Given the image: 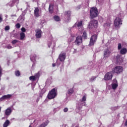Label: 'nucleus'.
<instances>
[{
    "instance_id": "obj_23",
    "label": "nucleus",
    "mask_w": 127,
    "mask_h": 127,
    "mask_svg": "<svg viewBox=\"0 0 127 127\" xmlns=\"http://www.w3.org/2000/svg\"><path fill=\"white\" fill-rule=\"evenodd\" d=\"M48 124H49V121L48 120H47L46 121H45V123L42 124L39 127H47V126L48 125Z\"/></svg>"
},
{
    "instance_id": "obj_1",
    "label": "nucleus",
    "mask_w": 127,
    "mask_h": 127,
    "mask_svg": "<svg viewBox=\"0 0 127 127\" xmlns=\"http://www.w3.org/2000/svg\"><path fill=\"white\" fill-rule=\"evenodd\" d=\"M98 14H99V12L98 11L97 7H92L91 8L90 14L91 18L93 19L95 18V17H97Z\"/></svg>"
},
{
    "instance_id": "obj_11",
    "label": "nucleus",
    "mask_w": 127,
    "mask_h": 127,
    "mask_svg": "<svg viewBox=\"0 0 127 127\" xmlns=\"http://www.w3.org/2000/svg\"><path fill=\"white\" fill-rule=\"evenodd\" d=\"M42 34V31L41 30L38 29L36 30V37L37 38H41Z\"/></svg>"
},
{
    "instance_id": "obj_17",
    "label": "nucleus",
    "mask_w": 127,
    "mask_h": 127,
    "mask_svg": "<svg viewBox=\"0 0 127 127\" xmlns=\"http://www.w3.org/2000/svg\"><path fill=\"white\" fill-rule=\"evenodd\" d=\"M11 95L10 94H8L6 95H4L0 99V101H3V100H5L7 99H10V98H11Z\"/></svg>"
},
{
    "instance_id": "obj_43",
    "label": "nucleus",
    "mask_w": 127,
    "mask_h": 127,
    "mask_svg": "<svg viewBox=\"0 0 127 127\" xmlns=\"http://www.w3.org/2000/svg\"><path fill=\"white\" fill-rule=\"evenodd\" d=\"M10 27L9 26H6L5 27V30H9Z\"/></svg>"
},
{
    "instance_id": "obj_13",
    "label": "nucleus",
    "mask_w": 127,
    "mask_h": 127,
    "mask_svg": "<svg viewBox=\"0 0 127 127\" xmlns=\"http://www.w3.org/2000/svg\"><path fill=\"white\" fill-rule=\"evenodd\" d=\"M19 0H13L12 1H10L9 3H8V5H9V6H13V5H14L15 3H16L17 4H18L19 3V1H18Z\"/></svg>"
},
{
    "instance_id": "obj_50",
    "label": "nucleus",
    "mask_w": 127,
    "mask_h": 127,
    "mask_svg": "<svg viewBox=\"0 0 127 127\" xmlns=\"http://www.w3.org/2000/svg\"><path fill=\"white\" fill-rule=\"evenodd\" d=\"M39 0H33V1H38Z\"/></svg>"
},
{
    "instance_id": "obj_42",
    "label": "nucleus",
    "mask_w": 127,
    "mask_h": 127,
    "mask_svg": "<svg viewBox=\"0 0 127 127\" xmlns=\"http://www.w3.org/2000/svg\"><path fill=\"white\" fill-rule=\"evenodd\" d=\"M2 73V68H1V66H0V77H1Z\"/></svg>"
},
{
    "instance_id": "obj_9",
    "label": "nucleus",
    "mask_w": 127,
    "mask_h": 127,
    "mask_svg": "<svg viewBox=\"0 0 127 127\" xmlns=\"http://www.w3.org/2000/svg\"><path fill=\"white\" fill-rule=\"evenodd\" d=\"M112 78H113V72H109L105 74L104 79L106 81H109V80H111Z\"/></svg>"
},
{
    "instance_id": "obj_35",
    "label": "nucleus",
    "mask_w": 127,
    "mask_h": 127,
    "mask_svg": "<svg viewBox=\"0 0 127 127\" xmlns=\"http://www.w3.org/2000/svg\"><path fill=\"white\" fill-rule=\"evenodd\" d=\"M15 74L16 75V76H19L20 75V72H19V71L17 70L15 72Z\"/></svg>"
},
{
    "instance_id": "obj_4",
    "label": "nucleus",
    "mask_w": 127,
    "mask_h": 127,
    "mask_svg": "<svg viewBox=\"0 0 127 127\" xmlns=\"http://www.w3.org/2000/svg\"><path fill=\"white\" fill-rule=\"evenodd\" d=\"M122 19L119 17H116L114 20V26L116 28H120L122 25Z\"/></svg>"
},
{
    "instance_id": "obj_24",
    "label": "nucleus",
    "mask_w": 127,
    "mask_h": 127,
    "mask_svg": "<svg viewBox=\"0 0 127 127\" xmlns=\"http://www.w3.org/2000/svg\"><path fill=\"white\" fill-rule=\"evenodd\" d=\"M20 39L21 40H23L24 39V38H25V34H24V33L23 32H21L20 33Z\"/></svg>"
},
{
    "instance_id": "obj_51",
    "label": "nucleus",
    "mask_w": 127,
    "mask_h": 127,
    "mask_svg": "<svg viewBox=\"0 0 127 127\" xmlns=\"http://www.w3.org/2000/svg\"><path fill=\"white\" fill-rule=\"evenodd\" d=\"M11 16H15V15H11Z\"/></svg>"
},
{
    "instance_id": "obj_7",
    "label": "nucleus",
    "mask_w": 127,
    "mask_h": 127,
    "mask_svg": "<svg viewBox=\"0 0 127 127\" xmlns=\"http://www.w3.org/2000/svg\"><path fill=\"white\" fill-rule=\"evenodd\" d=\"M82 42H83L82 36H78L76 37L74 41V44L77 45V46H79V45H80L82 44Z\"/></svg>"
},
{
    "instance_id": "obj_47",
    "label": "nucleus",
    "mask_w": 127,
    "mask_h": 127,
    "mask_svg": "<svg viewBox=\"0 0 127 127\" xmlns=\"http://www.w3.org/2000/svg\"><path fill=\"white\" fill-rule=\"evenodd\" d=\"M51 44H52L51 43H50L48 44V47H49V48H50V47L51 46Z\"/></svg>"
},
{
    "instance_id": "obj_34",
    "label": "nucleus",
    "mask_w": 127,
    "mask_h": 127,
    "mask_svg": "<svg viewBox=\"0 0 127 127\" xmlns=\"http://www.w3.org/2000/svg\"><path fill=\"white\" fill-rule=\"evenodd\" d=\"M119 108H120L119 106L113 107H111V110H112V111H116V110H118Z\"/></svg>"
},
{
    "instance_id": "obj_53",
    "label": "nucleus",
    "mask_w": 127,
    "mask_h": 127,
    "mask_svg": "<svg viewBox=\"0 0 127 127\" xmlns=\"http://www.w3.org/2000/svg\"><path fill=\"white\" fill-rule=\"evenodd\" d=\"M1 110V108H0V112Z\"/></svg>"
},
{
    "instance_id": "obj_32",
    "label": "nucleus",
    "mask_w": 127,
    "mask_h": 127,
    "mask_svg": "<svg viewBox=\"0 0 127 127\" xmlns=\"http://www.w3.org/2000/svg\"><path fill=\"white\" fill-rule=\"evenodd\" d=\"M73 92H74V90L72 88H70L68 90V94L72 95V94H73Z\"/></svg>"
},
{
    "instance_id": "obj_6",
    "label": "nucleus",
    "mask_w": 127,
    "mask_h": 127,
    "mask_svg": "<svg viewBox=\"0 0 127 127\" xmlns=\"http://www.w3.org/2000/svg\"><path fill=\"white\" fill-rule=\"evenodd\" d=\"M114 73L116 74H120L124 71V68L121 66H116L113 70Z\"/></svg>"
},
{
    "instance_id": "obj_54",
    "label": "nucleus",
    "mask_w": 127,
    "mask_h": 127,
    "mask_svg": "<svg viewBox=\"0 0 127 127\" xmlns=\"http://www.w3.org/2000/svg\"><path fill=\"white\" fill-rule=\"evenodd\" d=\"M34 122H35V120H34V121H33V123H34Z\"/></svg>"
},
{
    "instance_id": "obj_21",
    "label": "nucleus",
    "mask_w": 127,
    "mask_h": 127,
    "mask_svg": "<svg viewBox=\"0 0 127 127\" xmlns=\"http://www.w3.org/2000/svg\"><path fill=\"white\" fill-rule=\"evenodd\" d=\"M24 20V14H22L18 18V21H21V22H22Z\"/></svg>"
},
{
    "instance_id": "obj_18",
    "label": "nucleus",
    "mask_w": 127,
    "mask_h": 127,
    "mask_svg": "<svg viewBox=\"0 0 127 127\" xmlns=\"http://www.w3.org/2000/svg\"><path fill=\"white\" fill-rule=\"evenodd\" d=\"M114 82H116V83H113L111 84L112 88L113 90H115V89H117L118 87V82H117V80H114Z\"/></svg>"
},
{
    "instance_id": "obj_20",
    "label": "nucleus",
    "mask_w": 127,
    "mask_h": 127,
    "mask_svg": "<svg viewBox=\"0 0 127 127\" xmlns=\"http://www.w3.org/2000/svg\"><path fill=\"white\" fill-rule=\"evenodd\" d=\"M127 48H123L121 49L120 51L121 54H122V55H125V54H127Z\"/></svg>"
},
{
    "instance_id": "obj_16",
    "label": "nucleus",
    "mask_w": 127,
    "mask_h": 127,
    "mask_svg": "<svg viewBox=\"0 0 127 127\" xmlns=\"http://www.w3.org/2000/svg\"><path fill=\"white\" fill-rule=\"evenodd\" d=\"M64 15L67 17L66 21H68L70 19V16H71V12L70 11H65L64 12Z\"/></svg>"
},
{
    "instance_id": "obj_40",
    "label": "nucleus",
    "mask_w": 127,
    "mask_h": 127,
    "mask_svg": "<svg viewBox=\"0 0 127 127\" xmlns=\"http://www.w3.org/2000/svg\"><path fill=\"white\" fill-rule=\"evenodd\" d=\"M97 1H98L100 4H102V3H103V2L104 1V0H97Z\"/></svg>"
},
{
    "instance_id": "obj_39",
    "label": "nucleus",
    "mask_w": 127,
    "mask_h": 127,
    "mask_svg": "<svg viewBox=\"0 0 127 127\" xmlns=\"http://www.w3.org/2000/svg\"><path fill=\"white\" fill-rule=\"evenodd\" d=\"M15 27L17 28H20V24L19 23H17L15 25Z\"/></svg>"
},
{
    "instance_id": "obj_25",
    "label": "nucleus",
    "mask_w": 127,
    "mask_h": 127,
    "mask_svg": "<svg viewBox=\"0 0 127 127\" xmlns=\"http://www.w3.org/2000/svg\"><path fill=\"white\" fill-rule=\"evenodd\" d=\"M49 11L50 13H53V5L50 4L49 7Z\"/></svg>"
},
{
    "instance_id": "obj_3",
    "label": "nucleus",
    "mask_w": 127,
    "mask_h": 127,
    "mask_svg": "<svg viewBox=\"0 0 127 127\" xmlns=\"http://www.w3.org/2000/svg\"><path fill=\"white\" fill-rule=\"evenodd\" d=\"M56 96H57V93H56V89L55 88H54L49 92L48 95V98L50 100H51L52 99H54V98H55Z\"/></svg>"
},
{
    "instance_id": "obj_36",
    "label": "nucleus",
    "mask_w": 127,
    "mask_h": 127,
    "mask_svg": "<svg viewBox=\"0 0 127 127\" xmlns=\"http://www.w3.org/2000/svg\"><path fill=\"white\" fill-rule=\"evenodd\" d=\"M118 50H121V49H122V44L121 43L118 44Z\"/></svg>"
},
{
    "instance_id": "obj_5",
    "label": "nucleus",
    "mask_w": 127,
    "mask_h": 127,
    "mask_svg": "<svg viewBox=\"0 0 127 127\" xmlns=\"http://www.w3.org/2000/svg\"><path fill=\"white\" fill-rule=\"evenodd\" d=\"M98 38V36L97 35H92L90 40L89 42V46H93L94 44L96 43V41H97V39Z\"/></svg>"
},
{
    "instance_id": "obj_27",
    "label": "nucleus",
    "mask_w": 127,
    "mask_h": 127,
    "mask_svg": "<svg viewBox=\"0 0 127 127\" xmlns=\"http://www.w3.org/2000/svg\"><path fill=\"white\" fill-rule=\"evenodd\" d=\"M86 100H87V96L86 95H84L82 98L80 99L79 101L82 103V102H86Z\"/></svg>"
},
{
    "instance_id": "obj_37",
    "label": "nucleus",
    "mask_w": 127,
    "mask_h": 127,
    "mask_svg": "<svg viewBox=\"0 0 127 127\" xmlns=\"http://www.w3.org/2000/svg\"><path fill=\"white\" fill-rule=\"evenodd\" d=\"M17 42H18L17 40H14L12 41V44H15L16 43H17Z\"/></svg>"
},
{
    "instance_id": "obj_44",
    "label": "nucleus",
    "mask_w": 127,
    "mask_h": 127,
    "mask_svg": "<svg viewBox=\"0 0 127 127\" xmlns=\"http://www.w3.org/2000/svg\"><path fill=\"white\" fill-rule=\"evenodd\" d=\"M64 113H67V112H68V108H65L64 109Z\"/></svg>"
},
{
    "instance_id": "obj_12",
    "label": "nucleus",
    "mask_w": 127,
    "mask_h": 127,
    "mask_svg": "<svg viewBox=\"0 0 127 127\" xmlns=\"http://www.w3.org/2000/svg\"><path fill=\"white\" fill-rule=\"evenodd\" d=\"M66 58V54L65 53H61L59 55V59H60V61L63 62L65 60V59Z\"/></svg>"
},
{
    "instance_id": "obj_56",
    "label": "nucleus",
    "mask_w": 127,
    "mask_h": 127,
    "mask_svg": "<svg viewBox=\"0 0 127 127\" xmlns=\"http://www.w3.org/2000/svg\"><path fill=\"white\" fill-rule=\"evenodd\" d=\"M7 17V15H6V17Z\"/></svg>"
},
{
    "instance_id": "obj_22",
    "label": "nucleus",
    "mask_w": 127,
    "mask_h": 127,
    "mask_svg": "<svg viewBox=\"0 0 127 127\" xmlns=\"http://www.w3.org/2000/svg\"><path fill=\"white\" fill-rule=\"evenodd\" d=\"M36 60V55H31L30 60L32 62H35V60Z\"/></svg>"
},
{
    "instance_id": "obj_15",
    "label": "nucleus",
    "mask_w": 127,
    "mask_h": 127,
    "mask_svg": "<svg viewBox=\"0 0 127 127\" xmlns=\"http://www.w3.org/2000/svg\"><path fill=\"white\" fill-rule=\"evenodd\" d=\"M11 108L8 107L5 111V116H9L11 114Z\"/></svg>"
},
{
    "instance_id": "obj_28",
    "label": "nucleus",
    "mask_w": 127,
    "mask_h": 127,
    "mask_svg": "<svg viewBox=\"0 0 127 127\" xmlns=\"http://www.w3.org/2000/svg\"><path fill=\"white\" fill-rule=\"evenodd\" d=\"M116 60L117 62V63H121L122 61H123V59H121V61L120 60V56H117L116 58Z\"/></svg>"
},
{
    "instance_id": "obj_10",
    "label": "nucleus",
    "mask_w": 127,
    "mask_h": 127,
    "mask_svg": "<svg viewBox=\"0 0 127 127\" xmlns=\"http://www.w3.org/2000/svg\"><path fill=\"white\" fill-rule=\"evenodd\" d=\"M41 14V10L39 9L38 8H35L34 12V15L36 16V17H39L40 16Z\"/></svg>"
},
{
    "instance_id": "obj_48",
    "label": "nucleus",
    "mask_w": 127,
    "mask_h": 127,
    "mask_svg": "<svg viewBox=\"0 0 127 127\" xmlns=\"http://www.w3.org/2000/svg\"><path fill=\"white\" fill-rule=\"evenodd\" d=\"M72 41V40H70V38L68 39V42H71Z\"/></svg>"
},
{
    "instance_id": "obj_33",
    "label": "nucleus",
    "mask_w": 127,
    "mask_h": 127,
    "mask_svg": "<svg viewBox=\"0 0 127 127\" xmlns=\"http://www.w3.org/2000/svg\"><path fill=\"white\" fill-rule=\"evenodd\" d=\"M96 78H97V77H96V76H92L90 78V82H93L94 81H95V80L96 79Z\"/></svg>"
},
{
    "instance_id": "obj_19",
    "label": "nucleus",
    "mask_w": 127,
    "mask_h": 127,
    "mask_svg": "<svg viewBox=\"0 0 127 127\" xmlns=\"http://www.w3.org/2000/svg\"><path fill=\"white\" fill-rule=\"evenodd\" d=\"M111 24H112V22L111 21H109L106 23H105L104 24V27H105V28H110V27H111Z\"/></svg>"
},
{
    "instance_id": "obj_52",
    "label": "nucleus",
    "mask_w": 127,
    "mask_h": 127,
    "mask_svg": "<svg viewBox=\"0 0 127 127\" xmlns=\"http://www.w3.org/2000/svg\"><path fill=\"white\" fill-rule=\"evenodd\" d=\"M75 52H76V50H74V53H75Z\"/></svg>"
},
{
    "instance_id": "obj_55",
    "label": "nucleus",
    "mask_w": 127,
    "mask_h": 127,
    "mask_svg": "<svg viewBox=\"0 0 127 127\" xmlns=\"http://www.w3.org/2000/svg\"><path fill=\"white\" fill-rule=\"evenodd\" d=\"M77 110H78V108H77V109H76V111H77Z\"/></svg>"
},
{
    "instance_id": "obj_46",
    "label": "nucleus",
    "mask_w": 127,
    "mask_h": 127,
    "mask_svg": "<svg viewBox=\"0 0 127 127\" xmlns=\"http://www.w3.org/2000/svg\"><path fill=\"white\" fill-rule=\"evenodd\" d=\"M81 7H82V6H81V5H79L77 6V7L76 8L77 10H78V9H80V8H81Z\"/></svg>"
},
{
    "instance_id": "obj_29",
    "label": "nucleus",
    "mask_w": 127,
    "mask_h": 127,
    "mask_svg": "<svg viewBox=\"0 0 127 127\" xmlns=\"http://www.w3.org/2000/svg\"><path fill=\"white\" fill-rule=\"evenodd\" d=\"M36 78H37L36 75L31 76L29 77V79L31 80V81H35L36 80Z\"/></svg>"
},
{
    "instance_id": "obj_49",
    "label": "nucleus",
    "mask_w": 127,
    "mask_h": 127,
    "mask_svg": "<svg viewBox=\"0 0 127 127\" xmlns=\"http://www.w3.org/2000/svg\"><path fill=\"white\" fill-rule=\"evenodd\" d=\"M52 66H53V67H55V66H56L55 64H53Z\"/></svg>"
},
{
    "instance_id": "obj_30",
    "label": "nucleus",
    "mask_w": 127,
    "mask_h": 127,
    "mask_svg": "<svg viewBox=\"0 0 127 127\" xmlns=\"http://www.w3.org/2000/svg\"><path fill=\"white\" fill-rule=\"evenodd\" d=\"M82 37H83V38L84 39H87V38L88 37V36H87V33L86 32H83Z\"/></svg>"
},
{
    "instance_id": "obj_8",
    "label": "nucleus",
    "mask_w": 127,
    "mask_h": 127,
    "mask_svg": "<svg viewBox=\"0 0 127 127\" xmlns=\"http://www.w3.org/2000/svg\"><path fill=\"white\" fill-rule=\"evenodd\" d=\"M111 53L112 52H111V50L109 49H107L105 50L104 54V59H107V58L110 57V56H111Z\"/></svg>"
},
{
    "instance_id": "obj_14",
    "label": "nucleus",
    "mask_w": 127,
    "mask_h": 127,
    "mask_svg": "<svg viewBox=\"0 0 127 127\" xmlns=\"http://www.w3.org/2000/svg\"><path fill=\"white\" fill-rule=\"evenodd\" d=\"M83 23L82 21H78L74 24L73 25V27H76L77 28H79L82 26V24Z\"/></svg>"
},
{
    "instance_id": "obj_31",
    "label": "nucleus",
    "mask_w": 127,
    "mask_h": 127,
    "mask_svg": "<svg viewBox=\"0 0 127 127\" xmlns=\"http://www.w3.org/2000/svg\"><path fill=\"white\" fill-rule=\"evenodd\" d=\"M54 18L56 21H59V20H60V18L58 16H54Z\"/></svg>"
},
{
    "instance_id": "obj_45",
    "label": "nucleus",
    "mask_w": 127,
    "mask_h": 127,
    "mask_svg": "<svg viewBox=\"0 0 127 127\" xmlns=\"http://www.w3.org/2000/svg\"><path fill=\"white\" fill-rule=\"evenodd\" d=\"M7 49H11V48H12V47H11V46L8 45L7 46Z\"/></svg>"
},
{
    "instance_id": "obj_2",
    "label": "nucleus",
    "mask_w": 127,
    "mask_h": 127,
    "mask_svg": "<svg viewBox=\"0 0 127 127\" xmlns=\"http://www.w3.org/2000/svg\"><path fill=\"white\" fill-rule=\"evenodd\" d=\"M97 27H98V21L96 20L90 21L88 25L89 29H93V28H97Z\"/></svg>"
},
{
    "instance_id": "obj_41",
    "label": "nucleus",
    "mask_w": 127,
    "mask_h": 127,
    "mask_svg": "<svg viewBox=\"0 0 127 127\" xmlns=\"http://www.w3.org/2000/svg\"><path fill=\"white\" fill-rule=\"evenodd\" d=\"M21 30L22 32H23V33L25 32V31H26V30L25 29V28H24V27L21 28Z\"/></svg>"
},
{
    "instance_id": "obj_26",
    "label": "nucleus",
    "mask_w": 127,
    "mask_h": 127,
    "mask_svg": "<svg viewBox=\"0 0 127 127\" xmlns=\"http://www.w3.org/2000/svg\"><path fill=\"white\" fill-rule=\"evenodd\" d=\"M9 121L6 120L5 123H4L3 125V127H8V125H9Z\"/></svg>"
},
{
    "instance_id": "obj_38",
    "label": "nucleus",
    "mask_w": 127,
    "mask_h": 127,
    "mask_svg": "<svg viewBox=\"0 0 127 127\" xmlns=\"http://www.w3.org/2000/svg\"><path fill=\"white\" fill-rule=\"evenodd\" d=\"M2 22V14H0V23Z\"/></svg>"
}]
</instances>
